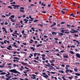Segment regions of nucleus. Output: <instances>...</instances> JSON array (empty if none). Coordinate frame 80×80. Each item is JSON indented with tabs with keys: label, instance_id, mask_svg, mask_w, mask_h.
<instances>
[{
	"label": "nucleus",
	"instance_id": "nucleus-37",
	"mask_svg": "<svg viewBox=\"0 0 80 80\" xmlns=\"http://www.w3.org/2000/svg\"><path fill=\"white\" fill-rule=\"evenodd\" d=\"M11 18H14L15 17V16L14 15H12L11 16Z\"/></svg>",
	"mask_w": 80,
	"mask_h": 80
},
{
	"label": "nucleus",
	"instance_id": "nucleus-40",
	"mask_svg": "<svg viewBox=\"0 0 80 80\" xmlns=\"http://www.w3.org/2000/svg\"><path fill=\"white\" fill-rule=\"evenodd\" d=\"M0 3H2V4H3V5H7V4L2 2V1H1V0H0Z\"/></svg>",
	"mask_w": 80,
	"mask_h": 80
},
{
	"label": "nucleus",
	"instance_id": "nucleus-54",
	"mask_svg": "<svg viewBox=\"0 0 80 80\" xmlns=\"http://www.w3.org/2000/svg\"><path fill=\"white\" fill-rule=\"evenodd\" d=\"M5 66H0V68H3V67H4Z\"/></svg>",
	"mask_w": 80,
	"mask_h": 80
},
{
	"label": "nucleus",
	"instance_id": "nucleus-26",
	"mask_svg": "<svg viewBox=\"0 0 80 80\" xmlns=\"http://www.w3.org/2000/svg\"><path fill=\"white\" fill-rule=\"evenodd\" d=\"M70 53H71V54H72V55L74 54V52H73V51H70Z\"/></svg>",
	"mask_w": 80,
	"mask_h": 80
},
{
	"label": "nucleus",
	"instance_id": "nucleus-17",
	"mask_svg": "<svg viewBox=\"0 0 80 80\" xmlns=\"http://www.w3.org/2000/svg\"><path fill=\"white\" fill-rule=\"evenodd\" d=\"M8 74H7L5 76L6 77H8V76H9V75H10V72H8Z\"/></svg>",
	"mask_w": 80,
	"mask_h": 80
},
{
	"label": "nucleus",
	"instance_id": "nucleus-5",
	"mask_svg": "<svg viewBox=\"0 0 80 80\" xmlns=\"http://www.w3.org/2000/svg\"><path fill=\"white\" fill-rule=\"evenodd\" d=\"M71 31H70V33H75V32H78V31H76L75 30V29H71Z\"/></svg>",
	"mask_w": 80,
	"mask_h": 80
},
{
	"label": "nucleus",
	"instance_id": "nucleus-49",
	"mask_svg": "<svg viewBox=\"0 0 80 80\" xmlns=\"http://www.w3.org/2000/svg\"><path fill=\"white\" fill-rule=\"evenodd\" d=\"M57 23H56V22H53V25H56V24Z\"/></svg>",
	"mask_w": 80,
	"mask_h": 80
},
{
	"label": "nucleus",
	"instance_id": "nucleus-52",
	"mask_svg": "<svg viewBox=\"0 0 80 80\" xmlns=\"http://www.w3.org/2000/svg\"><path fill=\"white\" fill-rule=\"evenodd\" d=\"M37 55V53H35L34 54V57H36V55Z\"/></svg>",
	"mask_w": 80,
	"mask_h": 80
},
{
	"label": "nucleus",
	"instance_id": "nucleus-4",
	"mask_svg": "<svg viewBox=\"0 0 80 80\" xmlns=\"http://www.w3.org/2000/svg\"><path fill=\"white\" fill-rule=\"evenodd\" d=\"M24 8L23 7H20L19 8V10H20L19 11L21 12H22L23 13H24V10H22L24 9Z\"/></svg>",
	"mask_w": 80,
	"mask_h": 80
},
{
	"label": "nucleus",
	"instance_id": "nucleus-57",
	"mask_svg": "<svg viewBox=\"0 0 80 80\" xmlns=\"http://www.w3.org/2000/svg\"><path fill=\"white\" fill-rule=\"evenodd\" d=\"M42 60H45V58L43 57H42Z\"/></svg>",
	"mask_w": 80,
	"mask_h": 80
},
{
	"label": "nucleus",
	"instance_id": "nucleus-50",
	"mask_svg": "<svg viewBox=\"0 0 80 80\" xmlns=\"http://www.w3.org/2000/svg\"><path fill=\"white\" fill-rule=\"evenodd\" d=\"M48 7H51V3H50L49 4H48Z\"/></svg>",
	"mask_w": 80,
	"mask_h": 80
},
{
	"label": "nucleus",
	"instance_id": "nucleus-19",
	"mask_svg": "<svg viewBox=\"0 0 80 80\" xmlns=\"http://www.w3.org/2000/svg\"><path fill=\"white\" fill-rule=\"evenodd\" d=\"M0 78H2V79H5V77L3 76H0Z\"/></svg>",
	"mask_w": 80,
	"mask_h": 80
},
{
	"label": "nucleus",
	"instance_id": "nucleus-61",
	"mask_svg": "<svg viewBox=\"0 0 80 80\" xmlns=\"http://www.w3.org/2000/svg\"><path fill=\"white\" fill-rule=\"evenodd\" d=\"M33 62H36V63H38V62L35 61V60H34Z\"/></svg>",
	"mask_w": 80,
	"mask_h": 80
},
{
	"label": "nucleus",
	"instance_id": "nucleus-48",
	"mask_svg": "<svg viewBox=\"0 0 80 80\" xmlns=\"http://www.w3.org/2000/svg\"><path fill=\"white\" fill-rule=\"evenodd\" d=\"M69 72H70V73H72V72H73V71H72V70H69Z\"/></svg>",
	"mask_w": 80,
	"mask_h": 80
},
{
	"label": "nucleus",
	"instance_id": "nucleus-11",
	"mask_svg": "<svg viewBox=\"0 0 80 80\" xmlns=\"http://www.w3.org/2000/svg\"><path fill=\"white\" fill-rule=\"evenodd\" d=\"M24 21H25V23H28V20H27L26 19H23Z\"/></svg>",
	"mask_w": 80,
	"mask_h": 80
},
{
	"label": "nucleus",
	"instance_id": "nucleus-46",
	"mask_svg": "<svg viewBox=\"0 0 80 80\" xmlns=\"http://www.w3.org/2000/svg\"><path fill=\"white\" fill-rule=\"evenodd\" d=\"M31 78L32 79H36V77H31Z\"/></svg>",
	"mask_w": 80,
	"mask_h": 80
},
{
	"label": "nucleus",
	"instance_id": "nucleus-64",
	"mask_svg": "<svg viewBox=\"0 0 80 80\" xmlns=\"http://www.w3.org/2000/svg\"><path fill=\"white\" fill-rule=\"evenodd\" d=\"M6 80H10V79H9V78H6Z\"/></svg>",
	"mask_w": 80,
	"mask_h": 80
},
{
	"label": "nucleus",
	"instance_id": "nucleus-63",
	"mask_svg": "<svg viewBox=\"0 0 80 80\" xmlns=\"http://www.w3.org/2000/svg\"><path fill=\"white\" fill-rule=\"evenodd\" d=\"M51 65H52V66H54V64L53 63H52L51 64Z\"/></svg>",
	"mask_w": 80,
	"mask_h": 80
},
{
	"label": "nucleus",
	"instance_id": "nucleus-23",
	"mask_svg": "<svg viewBox=\"0 0 80 80\" xmlns=\"http://www.w3.org/2000/svg\"><path fill=\"white\" fill-rule=\"evenodd\" d=\"M75 75L77 76H80V74L78 73H76L75 74Z\"/></svg>",
	"mask_w": 80,
	"mask_h": 80
},
{
	"label": "nucleus",
	"instance_id": "nucleus-15",
	"mask_svg": "<svg viewBox=\"0 0 80 80\" xmlns=\"http://www.w3.org/2000/svg\"><path fill=\"white\" fill-rule=\"evenodd\" d=\"M14 46V47H16V48H17L18 47V46H17V45H15V44H12V46Z\"/></svg>",
	"mask_w": 80,
	"mask_h": 80
},
{
	"label": "nucleus",
	"instance_id": "nucleus-25",
	"mask_svg": "<svg viewBox=\"0 0 80 80\" xmlns=\"http://www.w3.org/2000/svg\"><path fill=\"white\" fill-rule=\"evenodd\" d=\"M31 49H32V50L33 51H34L35 50V48L33 47H31L30 48Z\"/></svg>",
	"mask_w": 80,
	"mask_h": 80
},
{
	"label": "nucleus",
	"instance_id": "nucleus-27",
	"mask_svg": "<svg viewBox=\"0 0 80 80\" xmlns=\"http://www.w3.org/2000/svg\"><path fill=\"white\" fill-rule=\"evenodd\" d=\"M31 29V30H32L33 32H35V28H32Z\"/></svg>",
	"mask_w": 80,
	"mask_h": 80
},
{
	"label": "nucleus",
	"instance_id": "nucleus-43",
	"mask_svg": "<svg viewBox=\"0 0 80 80\" xmlns=\"http://www.w3.org/2000/svg\"><path fill=\"white\" fill-rule=\"evenodd\" d=\"M9 30H10V32H13V30H12V28H10L9 29Z\"/></svg>",
	"mask_w": 80,
	"mask_h": 80
},
{
	"label": "nucleus",
	"instance_id": "nucleus-60",
	"mask_svg": "<svg viewBox=\"0 0 80 80\" xmlns=\"http://www.w3.org/2000/svg\"><path fill=\"white\" fill-rule=\"evenodd\" d=\"M74 36L75 37H78V35H77L76 34H74Z\"/></svg>",
	"mask_w": 80,
	"mask_h": 80
},
{
	"label": "nucleus",
	"instance_id": "nucleus-41",
	"mask_svg": "<svg viewBox=\"0 0 80 80\" xmlns=\"http://www.w3.org/2000/svg\"><path fill=\"white\" fill-rule=\"evenodd\" d=\"M68 78H69L70 80H72L73 78L72 77H68Z\"/></svg>",
	"mask_w": 80,
	"mask_h": 80
},
{
	"label": "nucleus",
	"instance_id": "nucleus-38",
	"mask_svg": "<svg viewBox=\"0 0 80 80\" xmlns=\"http://www.w3.org/2000/svg\"><path fill=\"white\" fill-rule=\"evenodd\" d=\"M41 56L42 57H45V54H42V55Z\"/></svg>",
	"mask_w": 80,
	"mask_h": 80
},
{
	"label": "nucleus",
	"instance_id": "nucleus-10",
	"mask_svg": "<svg viewBox=\"0 0 80 80\" xmlns=\"http://www.w3.org/2000/svg\"><path fill=\"white\" fill-rule=\"evenodd\" d=\"M76 57H77L80 58V54H79L78 53H76Z\"/></svg>",
	"mask_w": 80,
	"mask_h": 80
},
{
	"label": "nucleus",
	"instance_id": "nucleus-30",
	"mask_svg": "<svg viewBox=\"0 0 80 80\" xmlns=\"http://www.w3.org/2000/svg\"><path fill=\"white\" fill-rule=\"evenodd\" d=\"M64 58H68V56H64Z\"/></svg>",
	"mask_w": 80,
	"mask_h": 80
},
{
	"label": "nucleus",
	"instance_id": "nucleus-59",
	"mask_svg": "<svg viewBox=\"0 0 80 80\" xmlns=\"http://www.w3.org/2000/svg\"><path fill=\"white\" fill-rule=\"evenodd\" d=\"M4 24L5 25H8V23L7 22H5Z\"/></svg>",
	"mask_w": 80,
	"mask_h": 80
},
{
	"label": "nucleus",
	"instance_id": "nucleus-33",
	"mask_svg": "<svg viewBox=\"0 0 80 80\" xmlns=\"http://www.w3.org/2000/svg\"><path fill=\"white\" fill-rule=\"evenodd\" d=\"M70 16H73V17H75V16H74V14H70Z\"/></svg>",
	"mask_w": 80,
	"mask_h": 80
},
{
	"label": "nucleus",
	"instance_id": "nucleus-13",
	"mask_svg": "<svg viewBox=\"0 0 80 80\" xmlns=\"http://www.w3.org/2000/svg\"><path fill=\"white\" fill-rule=\"evenodd\" d=\"M7 74V73L5 72H2L0 73V75H5Z\"/></svg>",
	"mask_w": 80,
	"mask_h": 80
},
{
	"label": "nucleus",
	"instance_id": "nucleus-1",
	"mask_svg": "<svg viewBox=\"0 0 80 80\" xmlns=\"http://www.w3.org/2000/svg\"><path fill=\"white\" fill-rule=\"evenodd\" d=\"M9 72L12 73H18V74H20V73L17 71L15 69H13L10 70Z\"/></svg>",
	"mask_w": 80,
	"mask_h": 80
},
{
	"label": "nucleus",
	"instance_id": "nucleus-21",
	"mask_svg": "<svg viewBox=\"0 0 80 80\" xmlns=\"http://www.w3.org/2000/svg\"><path fill=\"white\" fill-rule=\"evenodd\" d=\"M51 78H54L56 80H57V78H56V77H53V76H52Z\"/></svg>",
	"mask_w": 80,
	"mask_h": 80
},
{
	"label": "nucleus",
	"instance_id": "nucleus-22",
	"mask_svg": "<svg viewBox=\"0 0 80 80\" xmlns=\"http://www.w3.org/2000/svg\"><path fill=\"white\" fill-rule=\"evenodd\" d=\"M52 35H56L57 34V33H56V32H52Z\"/></svg>",
	"mask_w": 80,
	"mask_h": 80
},
{
	"label": "nucleus",
	"instance_id": "nucleus-39",
	"mask_svg": "<svg viewBox=\"0 0 80 80\" xmlns=\"http://www.w3.org/2000/svg\"><path fill=\"white\" fill-rule=\"evenodd\" d=\"M33 42V40L32 39L30 40V43H32Z\"/></svg>",
	"mask_w": 80,
	"mask_h": 80
},
{
	"label": "nucleus",
	"instance_id": "nucleus-3",
	"mask_svg": "<svg viewBox=\"0 0 80 80\" xmlns=\"http://www.w3.org/2000/svg\"><path fill=\"white\" fill-rule=\"evenodd\" d=\"M11 6L14 7V8H14V9H16V8H18L17 7H20V5H12Z\"/></svg>",
	"mask_w": 80,
	"mask_h": 80
},
{
	"label": "nucleus",
	"instance_id": "nucleus-31",
	"mask_svg": "<svg viewBox=\"0 0 80 80\" xmlns=\"http://www.w3.org/2000/svg\"><path fill=\"white\" fill-rule=\"evenodd\" d=\"M9 19H11V22H13V20L12 19V18L10 17L9 18Z\"/></svg>",
	"mask_w": 80,
	"mask_h": 80
},
{
	"label": "nucleus",
	"instance_id": "nucleus-55",
	"mask_svg": "<svg viewBox=\"0 0 80 80\" xmlns=\"http://www.w3.org/2000/svg\"><path fill=\"white\" fill-rule=\"evenodd\" d=\"M61 32H62V33H64V32L65 31L63 30H62Z\"/></svg>",
	"mask_w": 80,
	"mask_h": 80
},
{
	"label": "nucleus",
	"instance_id": "nucleus-29",
	"mask_svg": "<svg viewBox=\"0 0 80 80\" xmlns=\"http://www.w3.org/2000/svg\"><path fill=\"white\" fill-rule=\"evenodd\" d=\"M13 61L14 62H18L19 61L18 60H15V59H14L13 60Z\"/></svg>",
	"mask_w": 80,
	"mask_h": 80
},
{
	"label": "nucleus",
	"instance_id": "nucleus-16",
	"mask_svg": "<svg viewBox=\"0 0 80 80\" xmlns=\"http://www.w3.org/2000/svg\"><path fill=\"white\" fill-rule=\"evenodd\" d=\"M15 32H14V33L15 34H16V35H19V34H18V33H17V31H15Z\"/></svg>",
	"mask_w": 80,
	"mask_h": 80
},
{
	"label": "nucleus",
	"instance_id": "nucleus-24",
	"mask_svg": "<svg viewBox=\"0 0 80 80\" xmlns=\"http://www.w3.org/2000/svg\"><path fill=\"white\" fill-rule=\"evenodd\" d=\"M66 67H65V68H66V69H68V68L67 67H70V66L69 65H66Z\"/></svg>",
	"mask_w": 80,
	"mask_h": 80
},
{
	"label": "nucleus",
	"instance_id": "nucleus-34",
	"mask_svg": "<svg viewBox=\"0 0 80 80\" xmlns=\"http://www.w3.org/2000/svg\"><path fill=\"white\" fill-rule=\"evenodd\" d=\"M42 44H38L37 46V47H40V46H42Z\"/></svg>",
	"mask_w": 80,
	"mask_h": 80
},
{
	"label": "nucleus",
	"instance_id": "nucleus-32",
	"mask_svg": "<svg viewBox=\"0 0 80 80\" xmlns=\"http://www.w3.org/2000/svg\"><path fill=\"white\" fill-rule=\"evenodd\" d=\"M20 22L22 25H25L23 23V22H22V21H20Z\"/></svg>",
	"mask_w": 80,
	"mask_h": 80
},
{
	"label": "nucleus",
	"instance_id": "nucleus-53",
	"mask_svg": "<svg viewBox=\"0 0 80 80\" xmlns=\"http://www.w3.org/2000/svg\"><path fill=\"white\" fill-rule=\"evenodd\" d=\"M7 40H5L4 41V43H5V44H6V43H7Z\"/></svg>",
	"mask_w": 80,
	"mask_h": 80
},
{
	"label": "nucleus",
	"instance_id": "nucleus-51",
	"mask_svg": "<svg viewBox=\"0 0 80 80\" xmlns=\"http://www.w3.org/2000/svg\"><path fill=\"white\" fill-rule=\"evenodd\" d=\"M61 67H65V65L64 64H62L61 65Z\"/></svg>",
	"mask_w": 80,
	"mask_h": 80
},
{
	"label": "nucleus",
	"instance_id": "nucleus-42",
	"mask_svg": "<svg viewBox=\"0 0 80 80\" xmlns=\"http://www.w3.org/2000/svg\"><path fill=\"white\" fill-rule=\"evenodd\" d=\"M24 33H25V31L24 30H22V34H24Z\"/></svg>",
	"mask_w": 80,
	"mask_h": 80
},
{
	"label": "nucleus",
	"instance_id": "nucleus-45",
	"mask_svg": "<svg viewBox=\"0 0 80 80\" xmlns=\"http://www.w3.org/2000/svg\"><path fill=\"white\" fill-rule=\"evenodd\" d=\"M8 8H10V9H12V7L10 6H8Z\"/></svg>",
	"mask_w": 80,
	"mask_h": 80
},
{
	"label": "nucleus",
	"instance_id": "nucleus-35",
	"mask_svg": "<svg viewBox=\"0 0 80 80\" xmlns=\"http://www.w3.org/2000/svg\"><path fill=\"white\" fill-rule=\"evenodd\" d=\"M23 73H25V74H24V75H25V76H27V74L26 73V72H25L23 71Z\"/></svg>",
	"mask_w": 80,
	"mask_h": 80
},
{
	"label": "nucleus",
	"instance_id": "nucleus-12",
	"mask_svg": "<svg viewBox=\"0 0 80 80\" xmlns=\"http://www.w3.org/2000/svg\"><path fill=\"white\" fill-rule=\"evenodd\" d=\"M13 59H16V60H20V58H19L18 57H13Z\"/></svg>",
	"mask_w": 80,
	"mask_h": 80
},
{
	"label": "nucleus",
	"instance_id": "nucleus-47",
	"mask_svg": "<svg viewBox=\"0 0 80 80\" xmlns=\"http://www.w3.org/2000/svg\"><path fill=\"white\" fill-rule=\"evenodd\" d=\"M23 44L24 45H27V43H26V42H23Z\"/></svg>",
	"mask_w": 80,
	"mask_h": 80
},
{
	"label": "nucleus",
	"instance_id": "nucleus-56",
	"mask_svg": "<svg viewBox=\"0 0 80 80\" xmlns=\"http://www.w3.org/2000/svg\"><path fill=\"white\" fill-rule=\"evenodd\" d=\"M37 55H40V53H36Z\"/></svg>",
	"mask_w": 80,
	"mask_h": 80
},
{
	"label": "nucleus",
	"instance_id": "nucleus-36",
	"mask_svg": "<svg viewBox=\"0 0 80 80\" xmlns=\"http://www.w3.org/2000/svg\"><path fill=\"white\" fill-rule=\"evenodd\" d=\"M51 73H52V74H55L56 73L55 72H53L52 71L51 72Z\"/></svg>",
	"mask_w": 80,
	"mask_h": 80
},
{
	"label": "nucleus",
	"instance_id": "nucleus-62",
	"mask_svg": "<svg viewBox=\"0 0 80 80\" xmlns=\"http://www.w3.org/2000/svg\"><path fill=\"white\" fill-rule=\"evenodd\" d=\"M42 13H45L46 12L45 11H42Z\"/></svg>",
	"mask_w": 80,
	"mask_h": 80
},
{
	"label": "nucleus",
	"instance_id": "nucleus-44",
	"mask_svg": "<svg viewBox=\"0 0 80 80\" xmlns=\"http://www.w3.org/2000/svg\"><path fill=\"white\" fill-rule=\"evenodd\" d=\"M32 76L33 77H36V75L35 74H32Z\"/></svg>",
	"mask_w": 80,
	"mask_h": 80
},
{
	"label": "nucleus",
	"instance_id": "nucleus-18",
	"mask_svg": "<svg viewBox=\"0 0 80 80\" xmlns=\"http://www.w3.org/2000/svg\"><path fill=\"white\" fill-rule=\"evenodd\" d=\"M74 72H78V69L77 68H74Z\"/></svg>",
	"mask_w": 80,
	"mask_h": 80
},
{
	"label": "nucleus",
	"instance_id": "nucleus-20",
	"mask_svg": "<svg viewBox=\"0 0 80 80\" xmlns=\"http://www.w3.org/2000/svg\"><path fill=\"white\" fill-rule=\"evenodd\" d=\"M58 33L59 34V35H63V33L61 32V33H60L59 32H58Z\"/></svg>",
	"mask_w": 80,
	"mask_h": 80
},
{
	"label": "nucleus",
	"instance_id": "nucleus-14",
	"mask_svg": "<svg viewBox=\"0 0 80 80\" xmlns=\"http://www.w3.org/2000/svg\"><path fill=\"white\" fill-rule=\"evenodd\" d=\"M33 58L34 59H35L36 60H38V59H39V57L38 56L36 58Z\"/></svg>",
	"mask_w": 80,
	"mask_h": 80
},
{
	"label": "nucleus",
	"instance_id": "nucleus-7",
	"mask_svg": "<svg viewBox=\"0 0 80 80\" xmlns=\"http://www.w3.org/2000/svg\"><path fill=\"white\" fill-rule=\"evenodd\" d=\"M12 48V46L9 45L8 46V47H7V48L8 50H12V49H11V48Z\"/></svg>",
	"mask_w": 80,
	"mask_h": 80
},
{
	"label": "nucleus",
	"instance_id": "nucleus-6",
	"mask_svg": "<svg viewBox=\"0 0 80 80\" xmlns=\"http://www.w3.org/2000/svg\"><path fill=\"white\" fill-rule=\"evenodd\" d=\"M45 65L47 67H49V69H53V68H54L52 66H48L47 64H45Z\"/></svg>",
	"mask_w": 80,
	"mask_h": 80
},
{
	"label": "nucleus",
	"instance_id": "nucleus-9",
	"mask_svg": "<svg viewBox=\"0 0 80 80\" xmlns=\"http://www.w3.org/2000/svg\"><path fill=\"white\" fill-rule=\"evenodd\" d=\"M21 63H22V65H27V63L24 62H21Z\"/></svg>",
	"mask_w": 80,
	"mask_h": 80
},
{
	"label": "nucleus",
	"instance_id": "nucleus-28",
	"mask_svg": "<svg viewBox=\"0 0 80 80\" xmlns=\"http://www.w3.org/2000/svg\"><path fill=\"white\" fill-rule=\"evenodd\" d=\"M65 72L67 73H68V72H69V70L67 69L65 71Z\"/></svg>",
	"mask_w": 80,
	"mask_h": 80
},
{
	"label": "nucleus",
	"instance_id": "nucleus-58",
	"mask_svg": "<svg viewBox=\"0 0 80 80\" xmlns=\"http://www.w3.org/2000/svg\"><path fill=\"white\" fill-rule=\"evenodd\" d=\"M44 38H48V36L46 35H44Z\"/></svg>",
	"mask_w": 80,
	"mask_h": 80
},
{
	"label": "nucleus",
	"instance_id": "nucleus-2",
	"mask_svg": "<svg viewBox=\"0 0 80 80\" xmlns=\"http://www.w3.org/2000/svg\"><path fill=\"white\" fill-rule=\"evenodd\" d=\"M42 77H44V78H45L46 79H47L49 77L47 74H46V73L45 72H43L42 73Z\"/></svg>",
	"mask_w": 80,
	"mask_h": 80
},
{
	"label": "nucleus",
	"instance_id": "nucleus-8",
	"mask_svg": "<svg viewBox=\"0 0 80 80\" xmlns=\"http://www.w3.org/2000/svg\"><path fill=\"white\" fill-rule=\"evenodd\" d=\"M2 30H3V32H5V33H7V29H5L4 27L2 28Z\"/></svg>",
	"mask_w": 80,
	"mask_h": 80
}]
</instances>
